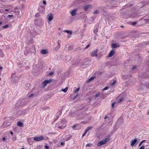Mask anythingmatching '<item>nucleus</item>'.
<instances>
[{
    "label": "nucleus",
    "mask_w": 149,
    "mask_h": 149,
    "mask_svg": "<svg viewBox=\"0 0 149 149\" xmlns=\"http://www.w3.org/2000/svg\"><path fill=\"white\" fill-rule=\"evenodd\" d=\"M5 10L6 11H9V10L8 9H6Z\"/></svg>",
    "instance_id": "nucleus-59"
},
{
    "label": "nucleus",
    "mask_w": 149,
    "mask_h": 149,
    "mask_svg": "<svg viewBox=\"0 0 149 149\" xmlns=\"http://www.w3.org/2000/svg\"><path fill=\"white\" fill-rule=\"evenodd\" d=\"M136 67H136V66H135V65L134 66L132 67V69H136Z\"/></svg>",
    "instance_id": "nucleus-47"
},
{
    "label": "nucleus",
    "mask_w": 149,
    "mask_h": 149,
    "mask_svg": "<svg viewBox=\"0 0 149 149\" xmlns=\"http://www.w3.org/2000/svg\"><path fill=\"white\" fill-rule=\"evenodd\" d=\"M77 95H78L77 94V95H76V96H74V97L73 98V99H75V98L77 97Z\"/></svg>",
    "instance_id": "nucleus-54"
},
{
    "label": "nucleus",
    "mask_w": 149,
    "mask_h": 149,
    "mask_svg": "<svg viewBox=\"0 0 149 149\" xmlns=\"http://www.w3.org/2000/svg\"><path fill=\"white\" fill-rule=\"evenodd\" d=\"M13 16L12 15H8V17H13Z\"/></svg>",
    "instance_id": "nucleus-49"
},
{
    "label": "nucleus",
    "mask_w": 149,
    "mask_h": 149,
    "mask_svg": "<svg viewBox=\"0 0 149 149\" xmlns=\"http://www.w3.org/2000/svg\"><path fill=\"white\" fill-rule=\"evenodd\" d=\"M124 98L122 97L119 99L118 101V102L119 103L121 101L124 100Z\"/></svg>",
    "instance_id": "nucleus-24"
},
{
    "label": "nucleus",
    "mask_w": 149,
    "mask_h": 149,
    "mask_svg": "<svg viewBox=\"0 0 149 149\" xmlns=\"http://www.w3.org/2000/svg\"><path fill=\"white\" fill-rule=\"evenodd\" d=\"M2 35L0 33V37H2Z\"/></svg>",
    "instance_id": "nucleus-60"
},
{
    "label": "nucleus",
    "mask_w": 149,
    "mask_h": 149,
    "mask_svg": "<svg viewBox=\"0 0 149 149\" xmlns=\"http://www.w3.org/2000/svg\"><path fill=\"white\" fill-rule=\"evenodd\" d=\"M109 88V87L108 86H106L105 88H104L102 90L103 91H104L106 90H107Z\"/></svg>",
    "instance_id": "nucleus-31"
},
{
    "label": "nucleus",
    "mask_w": 149,
    "mask_h": 149,
    "mask_svg": "<svg viewBox=\"0 0 149 149\" xmlns=\"http://www.w3.org/2000/svg\"><path fill=\"white\" fill-rule=\"evenodd\" d=\"M90 63V61L88 58H86L82 61L80 64V65L81 66L85 65L86 66L87 65H88Z\"/></svg>",
    "instance_id": "nucleus-2"
},
{
    "label": "nucleus",
    "mask_w": 149,
    "mask_h": 149,
    "mask_svg": "<svg viewBox=\"0 0 149 149\" xmlns=\"http://www.w3.org/2000/svg\"><path fill=\"white\" fill-rule=\"evenodd\" d=\"M17 125L20 127H22L23 125V123L19 121H18L17 122Z\"/></svg>",
    "instance_id": "nucleus-18"
},
{
    "label": "nucleus",
    "mask_w": 149,
    "mask_h": 149,
    "mask_svg": "<svg viewBox=\"0 0 149 149\" xmlns=\"http://www.w3.org/2000/svg\"><path fill=\"white\" fill-rule=\"evenodd\" d=\"M137 22H134L133 23H132V25H135V24H136V23H137Z\"/></svg>",
    "instance_id": "nucleus-42"
},
{
    "label": "nucleus",
    "mask_w": 149,
    "mask_h": 149,
    "mask_svg": "<svg viewBox=\"0 0 149 149\" xmlns=\"http://www.w3.org/2000/svg\"><path fill=\"white\" fill-rule=\"evenodd\" d=\"M8 26H9V25L8 24H6V25L5 26H3L2 27V28H4V29H5V28H6L7 27H8Z\"/></svg>",
    "instance_id": "nucleus-30"
},
{
    "label": "nucleus",
    "mask_w": 149,
    "mask_h": 149,
    "mask_svg": "<svg viewBox=\"0 0 149 149\" xmlns=\"http://www.w3.org/2000/svg\"><path fill=\"white\" fill-rule=\"evenodd\" d=\"M146 141L145 140H143L142 141H141V142L139 144V146H141L142 145V143H143V142H144V141Z\"/></svg>",
    "instance_id": "nucleus-36"
},
{
    "label": "nucleus",
    "mask_w": 149,
    "mask_h": 149,
    "mask_svg": "<svg viewBox=\"0 0 149 149\" xmlns=\"http://www.w3.org/2000/svg\"><path fill=\"white\" fill-rule=\"evenodd\" d=\"M45 148L46 149H49V146L47 145H46L45 146Z\"/></svg>",
    "instance_id": "nucleus-48"
},
{
    "label": "nucleus",
    "mask_w": 149,
    "mask_h": 149,
    "mask_svg": "<svg viewBox=\"0 0 149 149\" xmlns=\"http://www.w3.org/2000/svg\"><path fill=\"white\" fill-rule=\"evenodd\" d=\"M64 32H66L68 33H70V34H72V31H71L69 30H64Z\"/></svg>",
    "instance_id": "nucleus-21"
},
{
    "label": "nucleus",
    "mask_w": 149,
    "mask_h": 149,
    "mask_svg": "<svg viewBox=\"0 0 149 149\" xmlns=\"http://www.w3.org/2000/svg\"><path fill=\"white\" fill-rule=\"evenodd\" d=\"M23 100H22V101L21 102V103H20V105H23V104H22L23 103Z\"/></svg>",
    "instance_id": "nucleus-55"
},
{
    "label": "nucleus",
    "mask_w": 149,
    "mask_h": 149,
    "mask_svg": "<svg viewBox=\"0 0 149 149\" xmlns=\"http://www.w3.org/2000/svg\"><path fill=\"white\" fill-rule=\"evenodd\" d=\"M61 41L60 40H58L57 42L58 45H59V46L60 47V43Z\"/></svg>",
    "instance_id": "nucleus-34"
},
{
    "label": "nucleus",
    "mask_w": 149,
    "mask_h": 149,
    "mask_svg": "<svg viewBox=\"0 0 149 149\" xmlns=\"http://www.w3.org/2000/svg\"><path fill=\"white\" fill-rule=\"evenodd\" d=\"M6 121H7L8 122H10V123H11V122H12L13 120V118L10 117H6Z\"/></svg>",
    "instance_id": "nucleus-11"
},
{
    "label": "nucleus",
    "mask_w": 149,
    "mask_h": 149,
    "mask_svg": "<svg viewBox=\"0 0 149 149\" xmlns=\"http://www.w3.org/2000/svg\"><path fill=\"white\" fill-rule=\"evenodd\" d=\"M87 132H88V130L87 129V128L85 130Z\"/></svg>",
    "instance_id": "nucleus-62"
},
{
    "label": "nucleus",
    "mask_w": 149,
    "mask_h": 149,
    "mask_svg": "<svg viewBox=\"0 0 149 149\" xmlns=\"http://www.w3.org/2000/svg\"><path fill=\"white\" fill-rule=\"evenodd\" d=\"M5 139H5V137H4L3 138V141H5Z\"/></svg>",
    "instance_id": "nucleus-56"
},
{
    "label": "nucleus",
    "mask_w": 149,
    "mask_h": 149,
    "mask_svg": "<svg viewBox=\"0 0 149 149\" xmlns=\"http://www.w3.org/2000/svg\"><path fill=\"white\" fill-rule=\"evenodd\" d=\"M42 2H43V4H45H45H46V1H45V0L43 1H42Z\"/></svg>",
    "instance_id": "nucleus-50"
},
{
    "label": "nucleus",
    "mask_w": 149,
    "mask_h": 149,
    "mask_svg": "<svg viewBox=\"0 0 149 149\" xmlns=\"http://www.w3.org/2000/svg\"><path fill=\"white\" fill-rule=\"evenodd\" d=\"M39 15H40L39 14V13H37L36 14L35 16L36 17H38L39 16Z\"/></svg>",
    "instance_id": "nucleus-43"
},
{
    "label": "nucleus",
    "mask_w": 149,
    "mask_h": 149,
    "mask_svg": "<svg viewBox=\"0 0 149 149\" xmlns=\"http://www.w3.org/2000/svg\"><path fill=\"white\" fill-rule=\"evenodd\" d=\"M120 27H121V28H124V26H122H122H120Z\"/></svg>",
    "instance_id": "nucleus-64"
},
{
    "label": "nucleus",
    "mask_w": 149,
    "mask_h": 149,
    "mask_svg": "<svg viewBox=\"0 0 149 149\" xmlns=\"http://www.w3.org/2000/svg\"><path fill=\"white\" fill-rule=\"evenodd\" d=\"M99 94H97L95 95V98H96V97H97L98 96H99Z\"/></svg>",
    "instance_id": "nucleus-45"
},
{
    "label": "nucleus",
    "mask_w": 149,
    "mask_h": 149,
    "mask_svg": "<svg viewBox=\"0 0 149 149\" xmlns=\"http://www.w3.org/2000/svg\"><path fill=\"white\" fill-rule=\"evenodd\" d=\"M115 104H116V103L115 102H113L112 104L111 105V106H112V107L113 108L114 107V106Z\"/></svg>",
    "instance_id": "nucleus-44"
},
{
    "label": "nucleus",
    "mask_w": 149,
    "mask_h": 149,
    "mask_svg": "<svg viewBox=\"0 0 149 149\" xmlns=\"http://www.w3.org/2000/svg\"><path fill=\"white\" fill-rule=\"evenodd\" d=\"M10 125L11 123L10 122H8V121H5L3 123L2 127L3 128H6Z\"/></svg>",
    "instance_id": "nucleus-4"
},
{
    "label": "nucleus",
    "mask_w": 149,
    "mask_h": 149,
    "mask_svg": "<svg viewBox=\"0 0 149 149\" xmlns=\"http://www.w3.org/2000/svg\"><path fill=\"white\" fill-rule=\"evenodd\" d=\"M97 32V29H95L94 30V33H96Z\"/></svg>",
    "instance_id": "nucleus-46"
},
{
    "label": "nucleus",
    "mask_w": 149,
    "mask_h": 149,
    "mask_svg": "<svg viewBox=\"0 0 149 149\" xmlns=\"http://www.w3.org/2000/svg\"><path fill=\"white\" fill-rule=\"evenodd\" d=\"M60 46H59V45H57L56 47H55L54 48L55 49L56 51L59 49L60 48Z\"/></svg>",
    "instance_id": "nucleus-25"
},
{
    "label": "nucleus",
    "mask_w": 149,
    "mask_h": 149,
    "mask_svg": "<svg viewBox=\"0 0 149 149\" xmlns=\"http://www.w3.org/2000/svg\"><path fill=\"white\" fill-rule=\"evenodd\" d=\"M116 83V80H114L113 82L111 84V86H113Z\"/></svg>",
    "instance_id": "nucleus-26"
},
{
    "label": "nucleus",
    "mask_w": 149,
    "mask_h": 149,
    "mask_svg": "<svg viewBox=\"0 0 149 149\" xmlns=\"http://www.w3.org/2000/svg\"><path fill=\"white\" fill-rule=\"evenodd\" d=\"M64 144V143L63 142H61V145H63Z\"/></svg>",
    "instance_id": "nucleus-52"
},
{
    "label": "nucleus",
    "mask_w": 149,
    "mask_h": 149,
    "mask_svg": "<svg viewBox=\"0 0 149 149\" xmlns=\"http://www.w3.org/2000/svg\"><path fill=\"white\" fill-rule=\"evenodd\" d=\"M92 128V127H89L87 128V130H88V131H89V130H91Z\"/></svg>",
    "instance_id": "nucleus-32"
},
{
    "label": "nucleus",
    "mask_w": 149,
    "mask_h": 149,
    "mask_svg": "<svg viewBox=\"0 0 149 149\" xmlns=\"http://www.w3.org/2000/svg\"><path fill=\"white\" fill-rule=\"evenodd\" d=\"M65 126H61L59 127H58V128H60V129H63L65 127Z\"/></svg>",
    "instance_id": "nucleus-35"
},
{
    "label": "nucleus",
    "mask_w": 149,
    "mask_h": 149,
    "mask_svg": "<svg viewBox=\"0 0 149 149\" xmlns=\"http://www.w3.org/2000/svg\"><path fill=\"white\" fill-rule=\"evenodd\" d=\"M109 136H108L105 139L98 142L97 144V146L99 147L102 145L106 144V143L109 141Z\"/></svg>",
    "instance_id": "nucleus-1"
},
{
    "label": "nucleus",
    "mask_w": 149,
    "mask_h": 149,
    "mask_svg": "<svg viewBox=\"0 0 149 149\" xmlns=\"http://www.w3.org/2000/svg\"><path fill=\"white\" fill-rule=\"evenodd\" d=\"M33 95H34L33 94H31L28 96V98H31V97H32Z\"/></svg>",
    "instance_id": "nucleus-41"
},
{
    "label": "nucleus",
    "mask_w": 149,
    "mask_h": 149,
    "mask_svg": "<svg viewBox=\"0 0 149 149\" xmlns=\"http://www.w3.org/2000/svg\"><path fill=\"white\" fill-rule=\"evenodd\" d=\"M29 87H30L29 84H27L25 85V88L26 90H27V89H29Z\"/></svg>",
    "instance_id": "nucleus-22"
},
{
    "label": "nucleus",
    "mask_w": 149,
    "mask_h": 149,
    "mask_svg": "<svg viewBox=\"0 0 149 149\" xmlns=\"http://www.w3.org/2000/svg\"><path fill=\"white\" fill-rule=\"evenodd\" d=\"M3 22H0V25Z\"/></svg>",
    "instance_id": "nucleus-61"
},
{
    "label": "nucleus",
    "mask_w": 149,
    "mask_h": 149,
    "mask_svg": "<svg viewBox=\"0 0 149 149\" xmlns=\"http://www.w3.org/2000/svg\"><path fill=\"white\" fill-rule=\"evenodd\" d=\"M44 137L43 136H41L39 137H35L34 138L33 140L36 141H39L42 140Z\"/></svg>",
    "instance_id": "nucleus-5"
},
{
    "label": "nucleus",
    "mask_w": 149,
    "mask_h": 149,
    "mask_svg": "<svg viewBox=\"0 0 149 149\" xmlns=\"http://www.w3.org/2000/svg\"><path fill=\"white\" fill-rule=\"evenodd\" d=\"M90 46L89 44H88L86 45V46L84 48V49H86L88 48Z\"/></svg>",
    "instance_id": "nucleus-38"
},
{
    "label": "nucleus",
    "mask_w": 149,
    "mask_h": 149,
    "mask_svg": "<svg viewBox=\"0 0 149 149\" xmlns=\"http://www.w3.org/2000/svg\"><path fill=\"white\" fill-rule=\"evenodd\" d=\"M90 6H91L90 5H88L85 6L84 7V8L85 11H86L87 9H88Z\"/></svg>",
    "instance_id": "nucleus-15"
},
{
    "label": "nucleus",
    "mask_w": 149,
    "mask_h": 149,
    "mask_svg": "<svg viewBox=\"0 0 149 149\" xmlns=\"http://www.w3.org/2000/svg\"><path fill=\"white\" fill-rule=\"evenodd\" d=\"M68 89V87H66L64 89H62L61 91L65 93L67 92Z\"/></svg>",
    "instance_id": "nucleus-23"
},
{
    "label": "nucleus",
    "mask_w": 149,
    "mask_h": 149,
    "mask_svg": "<svg viewBox=\"0 0 149 149\" xmlns=\"http://www.w3.org/2000/svg\"><path fill=\"white\" fill-rule=\"evenodd\" d=\"M95 78V77L94 76H93L91 77L89 79L86 81L87 83H89L92 80L94 79Z\"/></svg>",
    "instance_id": "nucleus-16"
},
{
    "label": "nucleus",
    "mask_w": 149,
    "mask_h": 149,
    "mask_svg": "<svg viewBox=\"0 0 149 149\" xmlns=\"http://www.w3.org/2000/svg\"><path fill=\"white\" fill-rule=\"evenodd\" d=\"M79 90V88H77L74 91V93H77V92H78Z\"/></svg>",
    "instance_id": "nucleus-27"
},
{
    "label": "nucleus",
    "mask_w": 149,
    "mask_h": 149,
    "mask_svg": "<svg viewBox=\"0 0 149 149\" xmlns=\"http://www.w3.org/2000/svg\"><path fill=\"white\" fill-rule=\"evenodd\" d=\"M29 51L31 52L34 53L36 52L35 47L34 46H31L30 49Z\"/></svg>",
    "instance_id": "nucleus-8"
},
{
    "label": "nucleus",
    "mask_w": 149,
    "mask_h": 149,
    "mask_svg": "<svg viewBox=\"0 0 149 149\" xmlns=\"http://www.w3.org/2000/svg\"><path fill=\"white\" fill-rule=\"evenodd\" d=\"M92 145L91 144H90V143H89V144H87L86 146V147H90L91 145Z\"/></svg>",
    "instance_id": "nucleus-40"
},
{
    "label": "nucleus",
    "mask_w": 149,
    "mask_h": 149,
    "mask_svg": "<svg viewBox=\"0 0 149 149\" xmlns=\"http://www.w3.org/2000/svg\"><path fill=\"white\" fill-rule=\"evenodd\" d=\"M45 80V81H46V82L47 84H48L51 83V82L52 81V79H50L49 80Z\"/></svg>",
    "instance_id": "nucleus-19"
},
{
    "label": "nucleus",
    "mask_w": 149,
    "mask_h": 149,
    "mask_svg": "<svg viewBox=\"0 0 149 149\" xmlns=\"http://www.w3.org/2000/svg\"><path fill=\"white\" fill-rule=\"evenodd\" d=\"M48 18L49 21H51L52 20L53 17L52 15L51 14L50 15H48Z\"/></svg>",
    "instance_id": "nucleus-13"
},
{
    "label": "nucleus",
    "mask_w": 149,
    "mask_h": 149,
    "mask_svg": "<svg viewBox=\"0 0 149 149\" xmlns=\"http://www.w3.org/2000/svg\"><path fill=\"white\" fill-rule=\"evenodd\" d=\"M3 51L0 49V56L1 57H3Z\"/></svg>",
    "instance_id": "nucleus-20"
},
{
    "label": "nucleus",
    "mask_w": 149,
    "mask_h": 149,
    "mask_svg": "<svg viewBox=\"0 0 149 149\" xmlns=\"http://www.w3.org/2000/svg\"><path fill=\"white\" fill-rule=\"evenodd\" d=\"M145 20L146 21V22L149 23V19H146Z\"/></svg>",
    "instance_id": "nucleus-51"
},
{
    "label": "nucleus",
    "mask_w": 149,
    "mask_h": 149,
    "mask_svg": "<svg viewBox=\"0 0 149 149\" xmlns=\"http://www.w3.org/2000/svg\"><path fill=\"white\" fill-rule=\"evenodd\" d=\"M76 125H74L73 126H72V127L73 129H74L76 127Z\"/></svg>",
    "instance_id": "nucleus-53"
},
{
    "label": "nucleus",
    "mask_w": 149,
    "mask_h": 149,
    "mask_svg": "<svg viewBox=\"0 0 149 149\" xmlns=\"http://www.w3.org/2000/svg\"><path fill=\"white\" fill-rule=\"evenodd\" d=\"M40 53L42 54H45L47 53V51L46 49H42L40 51Z\"/></svg>",
    "instance_id": "nucleus-12"
},
{
    "label": "nucleus",
    "mask_w": 149,
    "mask_h": 149,
    "mask_svg": "<svg viewBox=\"0 0 149 149\" xmlns=\"http://www.w3.org/2000/svg\"><path fill=\"white\" fill-rule=\"evenodd\" d=\"M54 72L53 71H51L49 74V76H52L54 74Z\"/></svg>",
    "instance_id": "nucleus-33"
},
{
    "label": "nucleus",
    "mask_w": 149,
    "mask_h": 149,
    "mask_svg": "<svg viewBox=\"0 0 149 149\" xmlns=\"http://www.w3.org/2000/svg\"><path fill=\"white\" fill-rule=\"evenodd\" d=\"M137 139H138V138H135L134 140L132 139L131 141V145L132 147H133L134 145L136 146L138 144V141H137Z\"/></svg>",
    "instance_id": "nucleus-3"
},
{
    "label": "nucleus",
    "mask_w": 149,
    "mask_h": 149,
    "mask_svg": "<svg viewBox=\"0 0 149 149\" xmlns=\"http://www.w3.org/2000/svg\"><path fill=\"white\" fill-rule=\"evenodd\" d=\"M145 148V146L143 145L140 147L139 149H144Z\"/></svg>",
    "instance_id": "nucleus-39"
},
{
    "label": "nucleus",
    "mask_w": 149,
    "mask_h": 149,
    "mask_svg": "<svg viewBox=\"0 0 149 149\" xmlns=\"http://www.w3.org/2000/svg\"><path fill=\"white\" fill-rule=\"evenodd\" d=\"M10 134H12V135H13V132L12 131H11V132H10Z\"/></svg>",
    "instance_id": "nucleus-58"
},
{
    "label": "nucleus",
    "mask_w": 149,
    "mask_h": 149,
    "mask_svg": "<svg viewBox=\"0 0 149 149\" xmlns=\"http://www.w3.org/2000/svg\"><path fill=\"white\" fill-rule=\"evenodd\" d=\"M99 13V11L98 10H96L94 12V14H98Z\"/></svg>",
    "instance_id": "nucleus-29"
},
{
    "label": "nucleus",
    "mask_w": 149,
    "mask_h": 149,
    "mask_svg": "<svg viewBox=\"0 0 149 149\" xmlns=\"http://www.w3.org/2000/svg\"><path fill=\"white\" fill-rule=\"evenodd\" d=\"M86 134V133L84 132L83 134V135L82 137L84 136Z\"/></svg>",
    "instance_id": "nucleus-57"
},
{
    "label": "nucleus",
    "mask_w": 149,
    "mask_h": 149,
    "mask_svg": "<svg viewBox=\"0 0 149 149\" xmlns=\"http://www.w3.org/2000/svg\"><path fill=\"white\" fill-rule=\"evenodd\" d=\"M147 114L148 115H149V110L148 111L147 113Z\"/></svg>",
    "instance_id": "nucleus-63"
},
{
    "label": "nucleus",
    "mask_w": 149,
    "mask_h": 149,
    "mask_svg": "<svg viewBox=\"0 0 149 149\" xmlns=\"http://www.w3.org/2000/svg\"><path fill=\"white\" fill-rule=\"evenodd\" d=\"M120 47V45L118 43H113L111 44V47L112 49H114Z\"/></svg>",
    "instance_id": "nucleus-7"
},
{
    "label": "nucleus",
    "mask_w": 149,
    "mask_h": 149,
    "mask_svg": "<svg viewBox=\"0 0 149 149\" xmlns=\"http://www.w3.org/2000/svg\"><path fill=\"white\" fill-rule=\"evenodd\" d=\"M77 9H75L73 10L71 12V15L73 16L76 14V12L77 11Z\"/></svg>",
    "instance_id": "nucleus-9"
},
{
    "label": "nucleus",
    "mask_w": 149,
    "mask_h": 149,
    "mask_svg": "<svg viewBox=\"0 0 149 149\" xmlns=\"http://www.w3.org/2000/svg\"><path fill=\"white\" fill-rule=\"evenodd\" d=\"M115 50L114 49L112 50L108 54V57H111L115 53Z\"/></svg>",
    "instance_id": "nucleus-6"
},
{
    "label": "nucleus",
    "mask_w": 149,
    "mask_h": 149,
    "mask_svg": "<svg viewBox=\"0 0 149 149\" xmlns=\"http://www.w3.org/2000/svg\"><path fill=\"white\" fill-rule=\"evenodd\" d=\"M18 80V78L17 77H14L12 79V81L14 82H17Z\"/></svg>",
    "instance_id": "nucleus-14"
},
{
    "label": "nucleus",
    "mask_w": 149,
    "mask_h": 149,
    "mask_svg": "<svg viewBox=\"0 0 149 149\" xmlns=\"http://www.w3.org/2000/svg\"><path fill=\"white\" fill-rule=\"evenodd\" d=\"M17 138L16 136H15L12 138V139L13 141H15L16 139Z\"/></svg>",
    "instance_id": "nucleus-37"
},
{
    "label": "nucleus",
    "mask_w": 149,
    "mask_h": 149,
    "mask_svg": "<svg viewBox=\"0 0 149 149\" xmlns=\"http://www.w3.org/2000/svg\"><path fill=\"white\" fill-rule=\"evenodd\" d=\"M80 128V127L79 126L77 125V126H76L75 130H79Z\"/></svg>",
    "instance_id": "nucleus-28"
},
{
    "label": "nucleus",
    "mask_w": 149,
    "mask_h": 149,
    "mask_svg": "<svg viewBox=\"0 0 149 149\" xmlns=\"http://www.w3.org/2000/svg\"><path fill=\"white\" fill-rule=\"evenodd\" d=\"M47 84L46 81H45V80L44 81H43V82H42V87L43 88H44L46 86Z\"/></svg>",
    "instance_id": "nucleus-17"
},
{
    "label": "nucleus",
    "mask_w": 149,
    "mask_h": 149,
    "mask_svg": "<svg viewBox=\"0 0 149 149\" xmlns=\"http://www.w3.org/2000/svg\"><path fill=\"white\" fill-rule=\"evenodd\" d=\"M97 50H95L93 52H92L91 54L92 56H97Z\"/></svg>",
    "instance_id": "nucleus-10"
}]
</instances>
